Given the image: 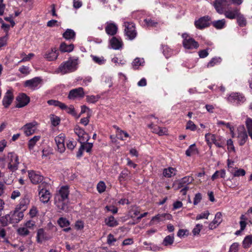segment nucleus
<instances>
[{
  "label": "nucleus",
  "mask_w": 252,
  "mask_h": 252,
  "mask_svg": "<svg viewBox=\"0 0 252 252\" xmlns=\"http://www.w3.org/2000/svg\"><path fill=\"white\" fill-rule=\"evenodd\" d=\"M50 120L51 124L54 126H57L60 123V118L53 114L50 115Z\"/></svg>",
  "instance_id": "603ef678"
},
{
  "label": "nucleus",
  "mask_w": 252,
  "mask_h": 252,
  "mask_svg": "<svg viewBox=\"0 0 252 252\" xmlns=\"http://www.w3.org/2000/svg\"><path fill=\"white\" fill-rule=\"evenodd\" d=\"M163 54L166 58H168L172 54V51L166 45H162Z\"/></svg>",
  "instance_id": "8fccbe9b"
},
{
  "label": "nucleus",
  "mask_w": 252,
  "mask_h": 252,
  "mask_svg": "<svg viewBox=\"0 0 252 252\" xmlns=\"http://www.w3.org/2000/svg\"><path fill=\"white\" fill-rule=\"evenodd\" d=\"M252 244V235L247 236L243 241V245L244 248L250 247Z\"/></svg>",
  "instance_id": "37998d69"
},
{
  "label": "nucleus",
  "mask_w": 252,
  "mask_h": 252,
  "mask_svg": "<svg viewBox=\"0 0 252 252\" xmlns=\"http://www.w3.org/2000/svg\"><path fill=\"white\" fill-rule=\"evenodd\" d=\"M91 57L94 63L99 65L104 64L106 63V60L103 56L99 57L95 55H91Z\"/></svg>",
  "instance_id": "7c9ffc66"
},
{
  "label": "nucleus",
  "mask_w": 252,
  "mask_h": 252,
  "mask_svg": "<svg viewBox=\"0 0 252 252\" xmlns=\"http://www.w3.org/2000/svg\"><path fill=\"white\" fill-rule=\"evenodd\" d=\"M18 208H16L14 211H12L9 214L10 218V223H17L24 217L23 211H19Z\"/></svg>",
  "instance_id": "9d476101"
},
{
  "label": "nucleus",
  "mask_w": 252,
  "mask_h": 252,
  "mask_svg": "<svg viewBox=\"0 0 252 252\" xmlns=\"http://www.w3.org/2000/svg\"><path fill=\"white\" fill-rule=\"evenodd\" d=\"M227 100L235 105L244 103L246 98L243 94L238 93H232L227 97Z\"/></svg>",
  "instance_id": "0eeeda50"
},
{
  "label": "nucleus",
  "mask_w": 252,
  "mask_h": 252,
  "mask_svg": "<svg viewBox=\"0 0 252 252\" xmlns=\"http://www.w3.org/2000/svg\"><path fill=\"white\" fill-rule=\"evenodd\" d=\"M227 146V150L229 153L231 152H235V149L234 146L233 145V142L231 139H229L227 140L226 142Z\"/></svg>",
  "instance_id": "5fc2aeb1"
},
{
  "label": "nucleus",
  "mask_w": 252,
  "mask_h": 252,
  "mask_svg": "<svg viewBox=\"0 0 252 252\" xmlns=\"http://www.w3.org/2000/svg\"><path fill=\"white\" fill-rule=\"evenodd\" d=\"M240 12V9L237 7H229L223 10L222 14H224L226 18L232 20L236 18Z\"/></svg>",
  "instance_id": "4468645a"
},
{
  "label": "nucleus",
  "mask_w": 252,
  "mask_h": 252,
  "mask_svg": "<svg viewBox=\"0 0 252 252\" xmlns=\"http://www.w3.org/2000/svg\"><path fill=\"white\" fill-rule=\"evenodd\" d=\"M209 215V212L208 211H206L203 213L197 215L196 217V220H199L203 219H207Z\"/></svg>",
  "instance_id": "338daca9"
},
{
  "label": "nucleus",
  "mask_w": 252,
  "mask_h": 252,
  "mask_svg": "<svg viewBox=\"0 0 252 252\" xmlns=\"http://www.w3.org/2000/svg\"><path fill=\"white\" fill-rule=\"evenodd\" d=\"M246 125L249 134L252 133V119L248 118L246 121Z\"/></svg>",
  "instance_id": "4d7b16f0"
},
{
  "label": "nucleus",
  "mask_w": 252,
  "mask_h": 252,
  "mask_svg": "<svg viewBox=\"0 0 252 252\" xmlns=\"http://www.w3.org/2000/svg\"><path fill=\"white\" fill-rule=\"evenodd\" d=\"M144 22L145 25L149 28L157 27L158 25V23L157 21L151 18H147L144 19Z\"/></svg>",
  "instance_id": "2f4dec72"
},
{
  "label": "nucleus",
  "mask_w": 252,
  "mask_h": 252,
  "mask_svg": "<svg viewBox=\"0 0 252 252\" xmlns=\"http://www.w3.org/2000/svg\"><path fill=\"white\" fill-rule=\"evenodd\" d=\"M186 129L195 131L196 129V126L191 121H189L186 125Z\"/></svg>",
  "instance_id": "774afa93"
},
{
  "label": "nucleus",
  "mask_w": 252,
  "mask_h": 252,
  "mask_svg": "<svg viewBox=\"0 0 252 252\" xmlns=\"http://www.w3.org/2000/svg\"><path fill=\"white\" fill-rule=\"evenodd\" d=\"M106 185L104 182L100 181L97 185V190L99 193L103 192L106 189Z\"/></svg>",
  "instance_id": "6e6d98bb"
},
{
  "label": "nucleus",
  "mask_w": 252,
  "mask_h": 252,
  "mask_svg": "<svg viewBox=\"0 0 252 252\" xmlns=\"http://www.w3.org/2000/svg\"><path fill=\"white\" fill-rule=\"evenodd\" d=\"M210 50V49L209 48H206V49L201 50L198 51V56L200 58H205L207 57L209 55L208 51Z\"/></svg>",
  "instance_id": "680f3d73"
},
{
  "label": "nucleus",
  "mask_w": 252,
  "mask_h": 252,
  "mask_svg": "<svg viewBox=\"0 0 252 252\" xmlns=\"http://www.w3.org/2000/svg\"><path fill=\"white\" fill-rule=\"evenodd\" d=\"M240 220L239 222L240 228L241 230H244L247 226V221L248 220V216L245 214V215H242L240 218Z\"/></svg>",
  "instance_id": "72a5a7b5"
},
{
  "label": "nucleus",
  "mask_w": 252,
  "mask_h": 252,
  "mask_svg": "<svg viewBox=\"0 0 252 252\" xmlns=\"http://www.w3.org/2000/svg\"><path fill=\"white\" fill-rule=\"evenodd\" d=\"M40 138V136H34L33 137L29 140L28 142V148L30 150L33 149L36 143L39 141Z\"/></svg>",
  "instance_id": "79ce46f5"
},
{
  "label": "nucleus",
  "mask_w": 252,
  "mask_h": 252,
  "mask_svg": "<svg viewBox=\"0 0 252 252\" xmlns=\"http://www.w3.org/2000/svg\"><path fill=\"white\" fill-rule=\"evenodd\" d=\"M63 36L65 39L70 40L75 38V32L73 30L68 29L63 33Z\"/></svg>",
  "instance_id": "473e14b6"
},
{
  "label": "nucleus",
  "mask_w": 252,
  "mask_h": 252,
  "mask_svg": "<svg viewBox=\"0 0 252 252\" xmlns=\"http://www.w3.org/2000/svg\"><path fill=\"white\" fill-rule=\"evenodd\" d=\"M81 146H83L84 150L87 153H90L92 151V149L93 147V143L88 142V141H83L82 143H80Z\"/></svg>",
  "instance_id": "a18cd8bd"
},
{
  "label": "nucleus",
  "mask_w": 252,
  "mask_h": 252,
  "mask_svg": "<svg viewBox=\"0 0 252 252\" xmlns=\"http://www.w3.org/2000/svg\"><path fill=\"white\" fill-rule=\"evenodd\" d=\"M47 103L49 105H53L57 107H59L60 109H62L65 108V104L62 103L58 100L54 99H50L48 100Z\"/></svg>",
  "instance_id": "c9c22d12"
},
{
  "label": "nucleus",
  "mask_w": 252,
  "mask_h": 252,
  "mask_svg": "<svg viewBox=\"0 0 252 252\" xmlns=\"http://www.w3.org/2000/svg\"><path fill=\"white\" fill-rule=\"evenodd\" d=\"M214 144L217 147L224 148L225 146L224 140L221 136H218L216 142H214Z\"/></svg>",
  "instance_id": "09e8293b"
},
{
  "label": "nucleus",
  "mask_w": 252,
  "mask_h": 252,
  "mask_svg": "<svg viewBox=\"0 0 252 252\" xmlns=\"http://www.w3.org/2000/svg\"><path fill=\"white\" fill-rule=\"evenodd\" d=\"M145 61L143 58H136L131 63L133 69H137L140 66H143Z\"/></svg>",
  "instance_id": "c85d7f7f"
},
{
  "label": "nucleus",
  "mask_w": 252,
  "mask_h": 252,
  "mask_svg": "<svg viewBox=\"0 0 252 252\" xmlns=\"http://www.w3.org/2000/svg\"><path fill=\"white\" fill-rule=\"evenodd\" d=\"M139 213H140V212H139V210H138L137 208L134 207V208H132L129 211V216L130 217V218H134L136 216L139 215Z\"/></svg>",
  "instance_id": "e2e57ef3"
},
{
  "label": "nucleus",
  "mask_w": 252,
  "mask_h": 252,
  "mask_svg": "<svg viewBox=\"0 0 252 252\" xmlns=\"http://www.w3.org/2000/svg\"><path fill=\"white\" fill-rule=\"evenodd\" d=\"M209 16H204L195 21L194 25L195 27L199 30L203 29L209 26Z\"/></svg>",
  "instance_id": "a211bd4d"
},
{
  "label": "nucleus",
  "mask_w": 252,
  "mask_h": 252,
  "mask_svg": "<svg viewBox=\"0 0 252 252\" xmlns=\"http://www.w3.org/2000/svg\"><path fill=\"white\" fill-rule=\"evenodd\" d=\"M51 238V236L43 228H40L37 230L36 238L38 243H42L43 241L48 240Z\"/></svg>",
  "instance_id": "412c9836"
},
{
  "label": "nucleus",
  "mask_w": 252,
  "mask_h": 252,
  "mask_svg": "<svg viewBox=\"0 0 252 252\" xmlns=\"http://www.w3.org/2000/svg\"><path fill=\"white\" fill-rule=\"evenodd\" d=\"M17 232L19 235L22 236H26L30 234L29 230L24 225L20 227L17 229Z\"/></svg>",
  "instance_id": "49530a36"
},
{
  "label": "nucleus",
  "mask_w": 252,
  "mask_h": 252,
  "mask_svg": "<svg viewBox=\"0 0 252 252\" xmlns=\"http://www.w3.org/2000/svg\"><path fill=\"white\" fill-rule=\"evenodd\" d=\"M59 225L62 228L69 226L70 222L66 218L61 217L58 220Z\"/></svg>",
  "instance_id": "c03bdc74"
},
{
  "label": "nucleus",
  "mask_w": 252,
  "mask_h": 252,
  "mask_svg": "<svg viewBox=\"0 0 252 252\" xmlns=\"http://www.w3.org/2000/svg\"><path fill=\"white\" fill-rule=\"evenodd\" d=\"M5 161L7 163V167L10 171L14 172L17 170L19 162L16 154L14 152L8 153L5 157Z\"/></svg>",
  "instance_id": "20e7f679"
},
{
  "label": "nucleus",
  "mask_w": 252,
  "mask_h": 252,
  "mask_svg": "<svg viewBox=\"0 0 252 252\" xmlns=\"http://www.w3.org/2000/svg\"><path fill=\"white\" fill-rule=\"evenodd\" d=\"M125 35L130 40L134 39L137 36L135 25L132 22L124 21Z\"/></svg>",
  "instance_id": "39448f33"
},
{
  "label": "nucleus",
  "mask_w": 252,
  "mask_h": 252,
  "mask_svg": "<svg viewBox=\"0 0 252 252\" xmlns=\"http://www.w3.org/2000/svg\"><path fill=\"white\" fill-rule=\"evenodd\" d=\"M111 48L114 50H121L123 48V43L122 39L116 37H113L109 40Z\"/></svg>",
  "instance_id": "4be33fe9"
},
{
  "label": "nucleus",
  "mask_w": 252,
  "mask_h": 252,
  "mask_svg": "<svg viewBox=\"0 0 252 252\" xmlns=\"http://www.w3.org/2000/svg\"><path fill=\"white\" fill-rule=\"evenodd\" d=\"M48 184L44 182L41 183L38 186L39 199L43 203H47L51 198V193L48 189Z\"/></svg>",
  "instance_id": "7ed1b4c3"
},
{
  "label": "nucleus",
  "mask_w": 252,
  "mask_h": 252,
  "mask_svg": "<svg viewBox=\"0 0 252 252\" xmlns=\"http://www.w3.org/2000/svg\"><path fill=\"white\" fill-rule=\"evenodd\" d=\"M174 241V235H169L166 236L163 239L162 244L165 246L171 245Z\"/></svg>",
  "instance_id": "ea45409f"
},
{
  "label": "nucleus",
  "mask_w": 252,
  "mask_h": 252,
  "mask_svg": "<svg viewBox=\"0 0 252 252\" xmlns=\"http://www.w3.org/2000/svg\"><path fill=\"white\" fill-rule=\"evenodd\" d=\"M118 30V26L114 22L110 21L106 23L105 30L108 35L111 36L115 35L117 34Z\"/></svg>",
  "instance_id": "2eb2a0df"
},
{
  "label": "nucleus",
  "mask_w": 252,
  "mask_h": 252,
  "mask_svg": "<svg viewBox=\"0 0 252 252\" xmlns=\"http://www.w3.org/2000/svg\"><path fill=\"white\" fill-rule=\"evenodd\" d=\"M183 38V45L187 49H196L199 47V43L188 34L184 33L182 35Z\"/></svg>",
  "instance_id": "423d86ee"
},
{
  "label": "nucleus",
  "mask_w": 252,
  "mask_h": 252,
  "mask_svg": "<svg viewBox=\"0 0 252 252\" xmlns=\"http://www.w3.org/2000/svg\"><path fill=\"white\" fill-rule=\"evenodd\" d=\"M197 149L196 147L195 144H193L189 146L188 149L186 151V155L188 157H190L192 155H195L197 153Z\"/></svg>",
  "instance_id": "f704fd0d"
},
{
  "label": "nucleus",
  "mask_w": 252,
  "mask_h": 252,
  "mask_svg": "<svg viewBox=\"0 0 252 252\" xmlns=\"http://www.w3.org/2000/svg\"><path fill=\"white\" fill-rule=\"evenodd\" d=\"M85 95L84 89L82 87L70 90L68 95V98L71 100L76 98H83Z\"/></svg>",
  "instance_id": "9b49d317"
},
{
  "label": "nucleus",
  "mask_w": 252,
  "mask_h": 252,
  "mask_svg": "<svg viewBox=\"0 0 252 252\" xmlns=\"http://www.w3.org/2000/svg\"><path fill=\"white\" fill-rule=\"evenodd\" d=\"M233 177H240L244 176L246 174V171L244 169L242 168L237 169L234 172L230 171Z\"/></svg>",
  "instance_id": "864d4df0"
},
{
  "label": "nucleus",
  "mask_w": 252,
  "mask_h": 252,
  "mask_svg": "<svg viewBox=\"0 0 252 252\" xmlns=\"http://www.w3.org/2000/svg\"><path fill=\"white\" fill-rule=\"evenodd\" d=\"M42 79L39 77H35L32 79L26 80L24 83V86L32 90L38 89L41 86Z\"/></svg>",
  "instance_id": "6e6552de"
},
{
  "label": "nucleus",
  "mask_w": 252,
  "mask_h": 252,
  "mask_svg": "<svg viewBox=\"0 0 252 252\" xmlns=\"http://www.w3.org/2000/svg\"><path fill=\"white\" fill-rule=\"evenodd\" d=\"M229 4V0H215L213 5L218 13L222 14L223 10L226 9V6Z\"/></svg>",
  "instance_id": "1a4fd4ad"
},
{
  "label": "nucleus",
  "mask_w": 252,
  "mask_h": 252,
  "mask_svg": "<svg viewBox=\"0 0 252 252\" xmlns=\"http://www.w3.org/2000/svg\"><path fill=\"white\" fill-rule=\"evenodd\" d=\"M69 193L68 186H63L57 191L54 197V204L59 212H67L68 211V195Z\"/></svg>",
  "instance_id": "f257e3e1"
},
{
  "label": "nucleus",
  "mask_w": 252,
  "mask_h": 252,
  "mask_svg": "<svg viewBox=\"0 0 252 252\" xmlns=\"http://www.w3.org/2000/svg\"><path fill=\"white\" fill-rule=\"evenodd\" d=\"M77 59H69L68 61L63 62L59 66L56 71L57 73L65 74L68 73L73 72L77 68Z\"/></svg>",
  "instance_id": "f03ea898"
},
{
  "label": "nucleus",
  "mask_w": 252,
  "mask_h": 252,
  "mask_svg": "<svg viewBox=\"0 0 252 252\" xmlns=\"http://www.w3.org/2000/svg\"><path fill=\"white\" fill-rule=\"evenodd\" d=\"M19 71L25 75H27L30 73V67L27 66H22L19 68Z\"/></svg>",
  "instance_id": "69168bd1"
},
{
  "label": "nucleus",
  "mask_w": 252,
  "mask_h": 252,
  "mask_svg": "<svg viewBox=\"0 0 252 252\" xmlns=\"http://www.w3.org/2000/svg\"><path fill=\"white\" fill-rule=\"evenodd\" d=\"M222 215L220 212H217L215 215V218L213 221L216 224H220L222 221Z\"/></svg>",
  "instance_id": "0e129e2a"
},
{
  "label": "nucleus",
  "mask_w": 252,
  "mask_h": 252,
  "mask_svg": "<svg viewBox=\"0 0 252 252\" xmlns=\"http://www.w3.org/2000/svg\"><path fill=\"white\" fill-rule=\"evenodd\" d=\"M193 181L194 178L192 176H185L178 180V188H181L183 187H189V185L191 184Z\"/></svg>",
  "instance_id": "b1692460"
},
{
  "label": "nucleus",
  "mask_w": 252,
  "mask_h": 252,
  "mask_svg": "<svg viewBox=\"0 0 252 252\" xmlns=\"http://www.w3.org/2000/svg\"><path fill=\"white\" fill-rule=\"evenodd\" d=\"M30 203V200L27 197H25L23 198H22L20 202L19 203V209L22 210L21 211H25L26 209L27 208V205H29Z\"/></svg>",
  "instance_id": "e433bc0d"
},
{
  "label": "nucleus",
  "mask_w": 252,
  "mask_h": 252,
  "mask_svg": "<svg viewBox=\"0 0 252 252\" xmlns=\"http://www.w3.org/2000/svg\"><path fill=\"white\" fill-rule=\"evenodd\" d=\"M64 134L63 133H61L55 137V141L56 142V144H60L64 143Z\"/></svg>",
  "instance_id": "13d9d810"
},
{
  "label": "nucleus",
  "mask_w": 252,
  "mask_h": 252,
  "mask_svg": "<svg viewBox=\"0 0 252 252\" xmlns=\"http://www.w3.org/2000/svg\"><path fill=\"white\" fill-rule=\"evenodd\" d=\"M176 168L169 167L163 170V175L165 177L171 178L176 175Z\"/></svg>",
  "instance_id": "bb28decb"
},
{
  "label": "nucleus",
  "mask_w": 252,
  "mask_h": 252,
  "mask_svg": "<svg viewBox=\"0 0 252 252\" xmlns=\"http://www.w3.org/2000/svg\"><path fill=\"white\" fill-rule=\"evenodd\" d=\"M28 174L29 178L33 184L40 183L43 179V177L38 172L32 170L28 171Z\"/></svg>",
  "instance_id": "6ab92c4d"
},
{
  "label": "nucleus",
  "mask_w": 252,
  "mask_h": 252,
  "mask_svg": "<svg viewBox=\"0 0 252 252\" xmlns=\"http://www.w3.org/2000/svg\"><path fill=\"white\" fill-rule=\"evenodd\" d=\"M238 139L241 146L244 145L248 140V134L244 127L238 129Z\"/></svg>",
  "instance_id": "5701e85b"
},
{
  "label": "nucleus",
  "mask_w": 252,
  "mask_h": 252,
  "mask_svg": "<svg viewBox=\"0 0 252 252\" xmlns=\"http://www.w3.org/2000/svg\"><path fill=\"white\" fill-rule=\"evenodd\" d=\"M105 224L109 227H115L119 224L118 221L115 219L113 216L106 218L105 219Z\"/></svg>",
  "instance_id": "cd10ccee"
},
{
  "label": "nucleus",
  "mask_w": 252,
  "mask_h": 252,
  "mask_svg": "<svg viewBox=\"0 0 252 252\" xmlns=\"http://www.w3.org/2000/svg\"><path fill=\"white\" fill-rule=\"evenodd\" d=\"M14 99V95L12 89L7 90L2 99V105L5 108H8Z\"/></svg>",
  "instance_id": "dca6fc26"
},
{
  "label": "nucleus",
  "mask_w": 252,
  "mask_h": 252,
  "mask_svg": "<svg viewBox=\"0 0 252 252\" xmlns=\"http://www.w3.org/2000/svg\"><path fill=\"white\" fill-rule=\"evenodd\" d=\"M74 132L78 136V141L80 143H82L83 141H88L90 139V136L87 133L83 128L80 126H76L74 128Z\"/></svg>",
  "instance_id": "ddd939ff"
},
{
  "label": "nucleus",
  "mask_w": 252,
  "mask_h": 252,
  "mask_svg": "<svg viewBox=\"0 0 252 252\" xmlns=\"http://www.w3.org/2000/svg\"><path fill=\"white\" fill-rule=\"evenodd\" d=\"M59 56V51L57 48H52L50 50L47 51L44 55V57L48 61H53L56 60Z\"/></svg>",
  "instance_id": "aec40b11"
},
{
  "label": "nucleus",
  "mask_w": 252,
  "mask_h": 252,
  "mask_svg": "<svg viewBox=\"0 0 252 252\" xmlns=\"http://www.w3.org/2000/svg\"><path fill=\"white\" fill-rule=\"evenodd\" d=\"M0 222L3 226H5L7 225L8 223H10V218L9 214L1 217L0 218Z\"/></svg>",
  "instance_id": "de8ad7c7"
},
{
  "label": "nucleus",
  "mask_w": 252,
  "mask_h": 252,
  "mask_svg": "<svg viewBox=\"0 0 252 252\" xmlns=\"http://www.w3.org/2000/svg\"><path fill=\"white\" fill-rule=\"evenodd\" d=\"M130 171L127 168H125L121 171L119 176L118 180L119 182L122 183L124 181H126L130 177Z\"/></svg>",
  "instance_id": "393cba45"
},
{
  "label": "nucleus",
  "mask_w": 252,
  "mask_h": 252,
  "mask_svg": "<svg viewBox=\"0 0 252 252\" xmlns=\"http://www.w3.org/2000/svg\"><path fill=\"white\" fill-rule=\"evenodd\" d=\"M62 110H65V111L71 115L73 116H76L77 115V113L73 105H70L69 106H67L65 105V108L62 109Z\"/></svg>",
  "instance_id": "3c124183"
},
{
  "label": "nucleus",
  "mask_w": 252,
  "mask_h": 252,
  "mask_svg": "<svg viewBox=\"0 0 252 252\" xmlns=\"http://www.w3.org/2000/svg\"><path fill=\"white\" fill-rule=\"evenodd\" d=\"M8 39V34L6 33V34L0 37V49L1 47L5 46L7 45V40Z\"/></svg>",
  "instance_id": "052dcab7"
},
{
  "label": "nucleus",
  "mask_w": 252,
  "mask_h": 252,
  "mask_svg": "<svg viewBox=\"0 0 252 252\" xmlns=\"http://www.w3.org/2000/svg\"><path fill=\"white\" fill-rule=\"evenodd\" d=\"M24 226L27 228L28 230L33 229L35 226V222L33 220H29L24 223Z\"/></svg>",
  "instance_id": "bf43d9fd"
},
{
  "label": "nucleus",
  "mask_w": 252,
  "mask_h": 252,
  "mask_svg": "<svg viewBox=\"0 0 252 252\" xmlns=\"http://www.w3.org/2000/svg\"><path fill=\"white\" fill-rule=\"evenodd\" d=\"M37 125V123L35 121L27 123L22 127V129L26 136H30L35 132Z\"/></svg>",
  "instance_id": "f8f14e48"
},
{
  "label": "nucleus",
  "mask_w": 252,
  "mask_h": 252,
  "mask_svg": "<svg viewBox=\"0 0 252 252\" xmlns=\"http://www.w3.org/2000/svg\"><path fill=\"white\" fill-rule=\"evenodd\" d=\"M166 216H167V218L168 219H170L171 218V216L169 214H158L152 218V221L156 220L158 222L162 221L164 220Z\"/></svg>",
  "instance_id": "58836bf2"
},
{
  "label": "nucleus",
  "mask_w": 252,
  "mask_h": 252,
  "mask_svg": "<svg viewBox=\"0 0 252 252\" xmlns=\"http://www.w3.org/2000/svg\"><path fill=\"white\" fill-rule=\"evenodd\" d=\"M222 60L220 57L213 58L207 63V67H211L215 65L220 63Z\"/></svg>",
  "instance_id": "a19ab883"
},
{
  "label": "nucleus",
  "mask_w": 252,
  "mask_h": 252,
  "mask_svg": "<svg viewBox=\"0 0 252 252\" xmlns=\"http://www.w3.org/2000/svg\"><path fill=\"white\" fill-rule=\"evenodd\" d=\"M17 103L16 105L17 108H22L26 106L30 101V97L25 94L22 93L17 97Z\"/></svg>",
  "instance_id": "f3484780"
},
{
  "label": "nucleus",
  "mask_w": 252,
  "mask_h": 252,
  "mask_svg": "<svg viewBox=\"0 0 252 252\" xmlns=\"http://www.w3.org/2000/svg\"><path fill=\"white\" fill-rule=\"evenodd\" d=\"M73 49L74 45L72 44L67 45L65 43L63 42L60 46V50L62 52H70L73 51Z\"/></svg>",
  "instance_id": "c756f323"
},
{
  "label": "nucleus",
  "mask_w": 252,
  "mask_h": 252,
  "mask_svg": "<svg viewBox=\"0 0 252 252\" xmlns=\"http://www.w3.org/2000/svg\"><path fill=\"white\" fill-rule=\"evenodd\" d=\"M236 18L237 22L240 27H243L246 26L247 20L246 18L244 17V15L242 14L240 12L239 13V14L237 15Z\"/></svg>",
  "instance_id": "4c0bfd02"
},
{
  "label": "nucleus",
  "mask_w": 252,
  "mask_h": 252,
  "mask_svg": "<svg viewBox=\"0 0 252 252\" xmlns=\"http://www.w3.org/2000/svg\"><path fill=\"white\" fill-rule=\"evenodd\" d=\"M212 25L218 30L222 29L226 27V21L224 19L215 20L212 22Z\"/></svg>",
  "instance_id": "a878e982"
}]
</instances>
